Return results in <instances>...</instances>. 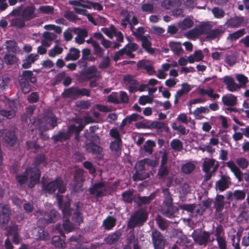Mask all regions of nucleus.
<instances>
[{
  "label": "nucleus",
  "mask_w": 249,
  "mask_h": 249,
  "mask_svg": "<svg viewBox=\"0 0 249 249\" xmlns=\"http://www.w3.org/2000/svg\"><path fill=\"white\" fill-rule=\"evenodd\" d=\"M215 161V160L213 159L204 160L202 165L203 171L207 172L210 171V169L214 166Z\"/></svg>",
  "instance_id": "nucleus-42"
},
{
  "label": "nucleus",
  "mask_w": 249,
  "mask_h": 249,
  "mask_svg": "<svg viewBox=\"0 0 249 249\" xmlns=\"http://www.w3.org/2000/svg\"><path fill=\"white\" fill-rule=\"evenodd\" d=\"M163 201L160 212L161 213L167 217L174 216L178 212V209L173 206V198L168 188H164L162 190Z\"/></svg>",
  "instance_id": "nucleus-1"
},
{
  "label": "nucleus",
  "mask_w": 249,
  "mask_h": 249,
  "mask_svg": "<svg viewBox=\"0 0 249 249\" xmlns=\"http://www.w3.org/2000/svg\"><path fill=\"white\" fill-rule=\"evenodd\" d=\"M25 21L23 18H15L12 19L11 25L14 27L22 28L25 26Z\"/></svg>",
  "instance_id": "nucleus-48"
},
{
  "label": "nucleus",
  "mask_w": 249,
  "mask_h": 249,
  "mask_svg": "<svg viewBox=\"0 0 249 249\" xmlns=\"http://www.w3.org/2000/svg\"><path fill=\"white\" fill-rule=\"evenodd\" d=\"M169 46L174 53L177 55H179L183 51L181 43L179 42H171L169 44Z\"/></svg>",
  "instance_id": "nucleus-29"
},
{
  "label": "nucleus",
  "mask_w": 249,
  "mask_h": 249,
  "mask_svg": "<svg viewBox=\"0 0 249 249\" xmlns=\"http://www.w3.org/2000/svg\"><path fill=\"white\" fill-rule=\"evenodd\" d=\"M226 29L224 27L220 26L217 28L212 29L211 28L208 35L206 36V38L209 40H214L215 39H219L220 37L225 33Z\"/></svg>",
  "instance_id": "nucleus-13"
},
{
  "label": "nucleus",
  "mask_w": 249,
  "mask_h": 249,
  "mask_svg": "<svg viewBox=\"0 0 249 249\" xmlns=\"http://www.w3.org/2000/svg\"><path fill=\"white\" fill-rule=\"evenodd\" d=\"M231 184V178L226 175H222L220 178L216 181L215 187L216 190L222 192L228 189Z\"/></svg>",
  "instance_id": "nucleus-6"
},
{
  "label": "nucleus",
  "mask_w": 249,
  "mask_h": 249,
  "mask_svg": "<svg viewBox=\"0 0 249 249\" xmlns=\"http://www.w3.org/2000/svg\"><path fill=\"white\" fill-rule=\"evenodd\" d=\"M198 26L199 29L200 35H206V36L208 35L210 32L211 31V28H212V25L209 22H204Z\"/></svg>",
  "instance_id": "nucleus-35"
},
{
  "label": "nucleus",
  "mask_w": 249,
  "mask_h": 249,
  "mask_svg": "<svg viewBox=\"0 0 249 249\" xmlns=\"http://www.w3.org/2000/svg\"><path fill=\"white\" fill-rule=\"evenodd\" d=\"M195 168V166L193 163L188 162L182 165L181 170L184 173L189 174L192 173Z\"/></svg>",
  "instance_id": "nucleus-58"
},
{
  "label": "nucleus",
  "mask_w": 249,
  "mask_h": 249,
  "mask_svg": "<svg viewBox=\"0 0 249 249\" xmlns=\"http://www.w3.org/2000/svg\"><path fill=\"white\" fill-rule=\"evenodd\" d=\"M147 219H129L127 224L128 229H133L137 227L142 226L146 221Z\"/></svg>",
  "instance_id": "nucleus-26"
},
{
  "label": "nucleus",
  "mask_w": 249,
  "mask_h": 249,
  "mask_svg": "<svg viewBox=\"0 0 249 249\" xmlns=\"http://www.w3.org/2000/svg\"><path fill=\"white\" fill-rule=\"evenodd\" d=\"M142 41V47L148 53L153 54L155 53V50L151 47V42L148 40L147 36L143 37L140 40Z\"/></svg>",
  "instance_id": "nucleus-27"
},
{
  "label": "nucleus",
  "mask_w": 249,
  "mask_h": 249,
  "mask_svg": "<svg viewBox=\"0 0 249 249\" xmlns=\"http://www.w3.org/2000/svg\"><path fill=\"white\" fill-rule=\"evenodd\" d=\"M212 12L214 17L216 18H221L225 15V11L223 9L217 7L213 8Z\"/></svg>",
  "instance_id": "nucleus-56"
},
{
  "label": "nucleus",
  "mask_w": 249,
  "mask_h": 249,
  "mask_svg": "<svg viewBox=\"0 0 249 249\" xmlns=\"http://www.w3.org/2000/svg\"><path fill=\"white\" fill-rule=\"evenodd\" d=\"M139 48V45L136 43H128L123 48L124 51L125 55L128 58H134L135 57V55L133 53V52L137 51Z\"/></svg>",
  "instance_id": "nucleus-16"
},
{
  "label": "nucleus",
  "mask_w": 249,
  "mask_h": 249,
  "mask_svg": "<svg viewBox=\"0 0 249 249\" xmlns=\"http://www.w3.org/2000/svg\"><path fill=\"white\" fill-rule=\"evenodd\" d=\"M71 200L68 199L59 206V208L62 212L63 218L70 217L72 214V209L71 208Z\"/></svg>",
  "instance_id": "nucleus-19"
},
{
  "label": "nucleus",
  "mask_w": 249,
  "mask_h": 249,
  "mask_svg": "<svg viewBox=\"0 0 249 249\" xmlns=\"http://www.w3.org/2000/svg\"><path fill=\"white\" fill-rule=\"evenodd\" d=\"M4 104V109H0V115L7 119H10L16 115L15 108V102L11 101L9 98L4 97V99L1 101Z\"/></svg>",
  "instance_id": "nucleus-3"
},
{
  "label": "nucleus",
  "mask_w": 249,
  "mask_h": 249,
  "mask_svg": "<svg viewBox=\"0 0 249 249\" xmlns=\"http://www.w3.org/2000/svg\"><path fill=\"white\" fill-rule=\"evenodd\" d=\"M194 241L200 246H206L210 241V233L206 231L193 235Z\"/></svg>",
  "instance_id": "nucleus-7"
},
{
  "label": "nucleus",
  "mask_w": 249,
  "mask_h": 249,
  "mask_svg": "<svg viewBox=\"0 0 249 249\" xmlns=\"http://www.w3.org/2000/svg\"><path fill=\"white\" fill-rule=\"evenodd\" d=\"M224 196L222 195H217L214 202V207L216 212L221 213L224 206Z\"/></svg>",
  "instance_id": "nucleus-24"
},
{
  "label": "nucleus",
  "mask_w": 249,
  "mask_h": 249,
  "mask_svg": "<svg viewBox=\"0 0 249 249\" xmlns=\"http://www.w3.org/2000/svg\"><path fill=\"white\" fill-rule=\"evenodd\" d=\"M19 79H24L33 84H35L37 82L36 77L34 75L33 71L28 70L23 71L21 75L19 76Z\"/></svg>",
  "instance_id": "nucleus-21"
},
{
  "label": "nucleus",
  "mask_w": 249,
  "mask_h": 249,
  "mask_svg": "<svg viewBox=\"0 0 249 249\" xmlns=\"http://www.w3.org/2000/svg\"><path fill=\"white\" fill-rule=\"evenodd\" d=\"M224 83L227 86V89L231 91H237L241 86L236 84L234 79L230 76H225L223 78Z\"/></svg>",
  "instance_id": "nucleus-11"
},
{
  "label": "nucleus",
  "mask_w": 249,
  "mask_h": 249,
  "mask_svg": "<svg viewBox=\"0 0 249 249\" xmlns=\"http://www.w3.org/2000/svg\"><path fill=\"white\" fill-rule=\"evenodd\" d=\"M155 194L152 193L149 196H138V206H140L143 204H148L150 202L155 198Z\"/></svg>",
  "instance_id": "nucleus-31"
},
{
  "label": "nucleus",
  "mask_w": 249,
  "mask_h": 249,
  "mask_svg": "<svg viewBox=\"0 0 249 249\" xmlns=\"http://www.w3.org/2000/svg\"><path fill=\"white\" fill-rule=\"evenodd\" d=\"M177 240L176 241V244H178L180 246H186L187 244L190 243L189 240L187 236L183 234L182 232L178 235Z\"/></svg>",
  "instance_id": "nucleus-38"
},
{
  "label": "nucleus",
  "mask_w": 249,
  "mask_h": 249,
  "mask_svg": "<svg viewBox=\"0 0 249 249\" xmlns=\"http://www.w3.org/2000/svg\"><path fill=\"white\" fill-rule=\"evenodd\" d=\"M6 44V49L8 52L15 53L17 51V43L15 40H7Z\"/></svg>",
  "instance_id": "nucleus-51"
},
{
  "label": "nucleus",
  "mask_w": 249,
  "mask_h": 249,
  "mask_svg": "<svg viewBox=\"0 0 249 249\" xmlns=\"http://www.w3.org/2000/svg\"><path fill=\"white\" fill-rule=\"evenodd\" d=\"M122 140H114L110 142L109 148L111 151L118 152L121 151L122 146Z\"/></svg>",
  "instance_id": "nucleus-39"
},
{
  "label": "nucleus",
  "mask_w": 249,
  "mask_h": 249,
  "mask_svg": "<svg viewBox=\"0 0 249 249\" xmlns=\"http://www.w3.org/2000/svg\"><path fill=\"white\" fill-rule=\"evenodd\" d=\"M193 21L188 18H184L182 21L178 24V27L182 30L190 28L193 26Z\"/></svg>",
  "instance_id": "nucleus-30"
},
{
  "label": "nucleus",
  "mask_w": 249,
  "mask_h": 249,
  "mask_svg": "<svg viewBox=\"0 0 249 249\" xmlns=\"http://www.w3.org/2000/svg\"><path fill=\"white\" fill-rule=\"evenodd\" d=\"M35 11L34 5L27 6L21 12V16L25 21H29L37 17Z\"/></svg>",
  "instance_id": "nucleus-9"
},
{
  "label": "nucleus",
  "mask_w": 249,
  "mask_h": 249,
  "mask_svg": "<svg viewBox=\"0 0 249 249\" xmlns=\"http://www.w3.org/2000/svg\"><path fill=\"white\" fill-rule=\"evenodd\" d=\"M63 227L64 230L70 232L74 230V227L73 224L70 221L69 219H66L63 223Z\"/></svg>",
  "instance_id": "nucleus-63"
},
{
  "label": "nucleus",
  "mask_w": 249,
  "mask_h": 249,
  "mask_svg": "<svg viewBox=\"0 0 249 249\" xmlns=\"http://www.w3.org/2000/svg\"><path fill=\"white\" fill-rule=\"evenodd\" d=\"M151 129H168L167 124L161 122L152 121V124L151 125Z\"/></svg>",
  "instance_id": "nucleus-60"
},
{
  "label": "nucleus",
  "mask_w": 249,
  "mask_h": 249,
  "mask_svg": "<svg viewBox=\"0 0 249 249\" xmlns=\"http://www.w3.org/2000/svg\"><path fill=\"white\" fill-rule=\"evenodd\" d=\"M107 102L111 103L114 104H119L121 103V102L118 98V93L115 92H112L107 97Z\"/></svg>",
  "instance_id": "nucleus-61"
},
{
  "label": "nucleus",
  "mask_w": 249,
  "mask_h": 249,
  "mask_svg": "<svg viewBox=\"0 0 249 249\" xmlns=\"http://www.w3.org/2000/svg\"><path fill=\"white\" fill-rule=\"evenodd\" d=\"M123 82L127 87L129 92L133 93L137 91V86L139 84V82L132 75H125L123 77Z\"/></svg>",
  "instance_id": "nucleus-8"
},
{
  "label": "nucleus",
  "mask_w": 249,
  "mask_h": 249,
  "mask_svg": "<svg viewBox=\"0 0 249 249\" xmlns=\"http://www.w3.org/2000/svg\"><path fill=\"white\" fill-rule=\"evenodd\" d=\"M18 82L21 90L24 94H26L31 91V88L29 84V81L22 79H19Z\"/></svg>",
  "instance_id": "nucleus-36"
},
{
  "label": "nucleus",
  "mask_w": 249,
  "mask_h": 249,
  "mask_svg": "<svg viewBox=\"0 0 249 249\" xmlns=\"http://www.w3.org/2000/svg\"><path fill=\"white\" fill-rule=\"evenodd\" d=\"M145 33V30L143 27H139L137 28L136 31H133L132 35L134 36L137 40H141L143 37H146L143 35Z\"/></svg>",
  "instance_id": "nucleus-53"
},
{
  "label": "nucleus",
  "mask_w": 249,
  "mask_h": 249,
  "mask_svg": "<svg viewBox=\"0 0 249 249\" xmlns=\"http://www.w3.org/2000/svg\"><path fill=\"white\" fill-rule=\"evenodd\" d=\"M116 219H105L103 225L105 230H110L116 224Z\"/></svg>",
  "instance_id": "nucleus-49"
},
{
  "label": "nucleus",
  "mask_w": 249,
  "mask_h": 249,
  "mask_svg": "<svg viewBox=\"0 0 249 249\" xmlns=\"http://www.w3.org/2000/svg\"><path fill=\"white\" fill-rule=\"evenodd\" d=\"M77 87H71L65 89L62 93L61 96L64 98H68L71 99H77Z\"/></svg>",
  "instance_id": "nucleus-18"
},
{
  "label": "nucleus",
  "mask_w": 249,
  "mask_h": 249,
  "mask_svg": "<svg viewBox=\"0 0 249 249\" xmlns=\"http://www.w3.org/2000/svg\"><path fill=\"white\" fill-rule=\"evenodd\" d=\"M122 196L123 200L126 203H130L133 201V193L130 190L124 191Z\"/></svg>",
  "instance_id": "nucleus-46"
},
{
  "label": "nucleus",
  "mask_w": 249,
  "mask_h": 249,
  "mask_svg": "<svg viewBox=\"0 0 249 249\" xmlns=\"http://www.w3.org/2000/svg\"><path fill=\"white\" fill-rule=\"evenodd\" d=\"M37 11L40 14L52 15L54 13V8L51 5H42L38 8Z\"/></svg>",
  "instance_id": "nucleus-28"
},
{
  "label": "nucleus",
  "mask_w": 249,
  "mask_h": 249,
  "mask_svg": "<svg viewBox=\"0 0 249 249\" xmlns=\"http://www.w3.org/2000/svg\"><path fill=\"white\" fill-rule=\"evenodd\" d=\"M83 182L80 181H75L72 180L71 186V190L75 193H79L82 192L84 189H83Z\"/></svg>",
  "instance_id": "nucleus-44"
},
{
  "label": "nucleus",
  "mask_w": 249,
  "mask_h": 249,
  "mask_svg": "<svg viewBox=\"0 0 249 249\" xmlns=\"http://www.w3.org/2000/svg\"><path fill=\"white\" fill-rule=\"evenodd\" d=\"M26 173H27L28 176H30V179L34 183H38L39 181L41 172L37 167H29L26 169Z\"/></svg>",
  "instance_id": "nucleus-10"
},
{
  "label": "nucleus",
  "mask_w": 249,
  "mask_h": 249,
  "mask_svg": "<svg viewBox=\"0 0 249 249\" xmlns=\"http://www.w3.org/2000/svg\"><path fill=\"white\" fill-rule=\"evenodd\" d=\"M102 32L107 36L109 38H112L113 36V33L116 32V28L113 24H110L109 28H102L101 29Z\"/></svg>",
  "instance_id": "nucleus-52"
},
{
  "label": "nucleus",
  "mask_w": 249,
  "mask_h": 249,
  "mask_svg": "<svg viewBox=\"0 0 249 249\" xmlns=\"http://www.w3.org/2000/svg\"><path fill=\"white\" fill-rule=\"evenodd\" d=\"M99 144L86 143L85 148L86 150L92 154L101 155L103 152V148L99 145Z\"/></svg>",
  "instance_id": "nucleus-17"
},
{
  "label": "nucleus",
  "mask_w": 249,
  "mask_h": 249,
  "mask_svg": "<svg viewBox=\"0 0 249 249\" xmlns=\"http://www.w3.org/2000/svg\"><path fill=\"white\" fill-rule=\"evenodd\" d=\"M71 135L70 132L67 130V132H65L64 129L59 131L56 135L53 136L52 139L54 143H56L58 142H64L70 139Z\"/></svg>",
  "instance_id": "nucleus-12"
},
{
  "label": "nucleus",
  "mask_w": 249,
  "mask_h": 249,
  "mask_svg": "<svg viewBox=\"0 0 249 249\" xmlns=\"http://www.w3.org/2000/svg\"><path fill=\"white\" fill-rule=\"evenodd\" d=\"M84 180L83 170L81 169L76 170L73 174V180L83 182Z\"/></svg>",
  "instance_id": "nucleus-41"
},
{
  "label": "nucleus",
  "mask_w": 249,
  "mask_h": 249,
  "mask_svg": "<svg viewBox=\"0 0 249 249\" xmlns=\"http://www.w3.org/2000/svg\"><path fill=\"white\" fill-rule=\"evenodd\" d=\"M121 235V232H115L108 235V236L105 238V241L107 244L110 245H112L118 241Z\"/></svg>",
  "instance_id": "nucleus-25"
},
{
  "label": "nucleus",
  "mask_w": 249,
  "mask_h": 249,
  "mask_svg": "<svg viewBox=\"0 0 249 249\" xmlns=\"http://www.w3.org/2000/svg\"><path fill=\"white\" fill-rule=\"evenodd\" d=\"M93 53L97 57L99 58L104 57L105 50L100 46L98 43L93 47Z\"/></svg>",
  "instance_id": "nucleus-59"
},
{
  "label": "nucleus",
  "mask_w": 249,
  "mask_h": 249,
  "mask_svg": "<svg viewBox=\"0 0 249 249\" xmlns=\"http://www.w3.org/2000/svg\"><path fill=\"white\" fill-rule=\"evenodd\" d=\"M148 213L147 211L143 209H140L136 212L130 218H147Z\"/></svg>",
  "instance_id": "nucleus-62"
},
{
  "label": "nucleus",
  "mask_w": 249,
  "mask_h": 249,
  "mask_svg": "<svg viewBox=\"0 0 249 249\" xmlns=\"http://www.w3.org/2000/svg\"><path fill=\"white\" fill-rule=\"evenodd\" d=\"M236 163L242 169H246L249 164V162L247 159L244 157L239 158L235 160Z\"/></svg>",
  "instance_id": "nucleus-47"
},
{
  "label": "nucleus",
  "mask_w": 249,
  "mask_h": 249,
  "mask_svg": "<svg viewBox=\"0 0 249 249\" xmlns=\"http://www.w3.org/2000/svg\"><path fill=\"white\" fill-rule=\"evenodd\" d=\"M3 60L7 65H12L17 63L18 59L15 54H6L3 56Z\"/></svg>",
  "instance_id": "nucleus-32"
},
{
  "label": "nucleus",
  "mask_w": 249,
  "mask_h": 249,
  "mask_svg": "<svg viewBox=\"0 0 249 249\" xmlns=\"http://www.w3.org/2000/svg\"><path fill=\"white\" fill-rule=\"evenodd\" d=\"M64 17L70 21L75 22L79 18L78 17L74 14L72 11L66 10L64 14Z\"/></svg>",
  "instance_id": "nucleus-50"
},
{
  "label": "nucleus",
  "mask_w": 249,
  "mask_h": 249,
  "mask_svg": "<svg viewBox=\"0 0 249 249\" xmlns=\"http://www.w3.org/2000/svg\"><path fill=\"white\" fill-rule=\"evenodd\" d=\"M63 51V49L62 47L56 45L50 50L48 54L51 57H54L56 55L61 54Z\"/></svg>",
  "instance_id": "nucleus-54"
},
{
  "label": "nucleus",
  "mask_w": 249,
  "mask_h": 249,
  "mask_svg": "<svg viewBox=\"0 0 249 249\" xmlns=\"http://www.w3.org/2000/svg\"><path fill=\"white\" fill-rule=\"evenodd\" d=\"M106 183L104 181L96 182L89 188L88 191L91 195H95L97 198L106 195Z\"/></svg>",
  "instance_id": "nucleus-5"
},
{
  "label": "nucleus",
  "mask_w": 249,
  "mask_h": 249,
  "mask_svg": "<svg viewBox=\"0 0 249 249\" xmlns=\"http://www.w3.org/2000/svg\"><path fill=\"white\" fill-rule=\"evenodd\" d=\"M52 243L55 247L60 249L66 248V243L59 236H54L53 237Z\"/></svg>",
  "instance_id": "nucleus-33"
},
{
  "label": "nucleus",
  "mask_w": 249,
  "mask_h": 249,
  "mask_svg": "<svg viewBox=\"0 0 249 249\" xmlns=\"http://www.w3.org/2000/svg\"><path fill=\"white\" fill-rule=\"evenodd\" d=\"M1 210H0V216L3 218H10L11 210L10 206L7 204H0Z\"/></svg>",
  "instance_id": "nucleus-34"
},
{
  "label": "nucleus",
  "mask_w": 249,
  "mask_h": 249,
  "mask_svg": "<svg viewBox=\"0 0 249 249\" xmlns=\"http://www.w3.org/2000/svg\"><path fill=\"white\" fill-rule=\"evenodd\" d=\"M42 190L47 195H52L54 193L56 189L59 193L63 194L66 192V188L63 179L58 177L53 181H42Z\"/></svg>",
  "instance_id": "nucleus-2"
},
{
  "label": "nucleus",
  "mask_w": 249,
  "mask_h": 249,
  "mask_svg": "<svg viewBox=\"0 0 249 249\" xmlns=\"http://www.w3.org/2000/svg\"><path fill=\"white\" fill-rule=\"evenodd\" d=\"M169 170L167 166H160L158 169L157 176L159 179L165 178L169 174Z\"/></svg>",
  "instance_id": "nucleus-45"
},
{
  "label": "nucleus",
  "mask_w": 249,
  "mask_h": 249,
  "mask_svg": "<svg viewBox=\"0 0 249 249\" xmlns=\"http://www.w3.org/2000/svg\"><path fill=\"white\" fill-rule=\"evenodd\" d=\"M2 137L4 141L10 146H13L15 144L17 138L15 132L12 131L5 130L2 134Z\"/></svg>",
  "instance_id": "nucleus-15"
},
{
  "label": "nucleus",
  "mask_w": 249,
  "mask_h": 249,
  "mask_svg": "<svg viewBox=\"0 0 249 249\" xmlns=\"http://www.w3.org/2000/svg\"><path fill=\"white\" fill-rule=\"evenodd\" d=\"M155 146V143L152 140H148L143 145V149L145 152L149 154H152L153 152V148Z\"/></svg>",
  "instance_id": "nucleus-57"
},
{
  "label": "nucleus",
  "mask_w": 249,
  "mask_h": 249,
  "mask_svg": "<svg viewBox=\"0 0 249 249\" xmlns=\"http://www.w3.org/2000/svg\"><path fill=\"white\" fill-rule=\"evenodd\" d=\"M84 125L82 124H79L78 126L74 124H71L69 126L68 129L71 135V133L75 132L76 134H79L84 128Z\"/></svg>",
  "instance_id": "nucleus-55"
},
{
  "label": "nucleus",
  "mask_w": 249,
  "mask_h": 249,
  "mask_svg": "<svg viewBox=\"0 0 249 249\" xmlns=\"http://www.w3.org/2000/svg\"><path fill=\"white\" fill-rule=\"evenodd\" d=\"M7 235L8 236H12L18 232V225L17 224H13L8 226L6 228Z\"/></svg>",
  "instance_id": "nucleus-64"
},
{
  "label": "nucleus",
  "mask_w": 249,
  "mask_h": 249,
  "mask_svg": "<svg viewBox=\"0 0 249 249\" xmlns=\"http://www.w3.org/2000/svg\"><path fill=\"white\" fill-rule=\"evenodd\" d=\"M226 166L229 167L231 171L233 173L238 181H241L243 180V173L236 166L235 163L232 160H230L226 163Z\"/></svg>",
  "instance_id": "nucleus-14"
},
{
  "label": "nucleus",
  "mask_w": 249,
  "mask_h": 249,
  "mask_svg": "<svg viewBox=\"0 0 249 249\" xmlns=\"http://www.w3.org/2000/svg\"><path fill=\"white\" fill-rule=\"evenodd\" d=\"M172 148L176 151H180L183 149L182 142L178 139H173L170 143Z\"/></svg>",
  "instance_id": "nucleus-40"
},
{
  "label": "nucleus",
  "mask_w": 249,
  "mask_h": 249,
  "mask_svg": "<svg viewBox=\"0 0 249 249\" xmlns=\"http://www.w3.org/2000/svg\"><path fill=\"white\" fill-rule=\"evenodd\" d=\"M80 51L75 48H71L69 50V53L65 57L66 61H75L80 57Z\"/></svg>",
  "instance_id": "nucleus-22"
},
{
  "label": "nucleus",
  "mask_w": 249,
  "mask_h": 249,
  "mask_svg": "<svg viewBox=\"0 0 249 249\" xmlns=\"http://www.w3.org/2000/svg\"><path fill=\"white\" fill-rule=\"evenodd\" d=\"M101 58L102 59L98 65L99 69L105 70L108 68L110 66V57L108 55H107Z\"/></svg>",
  "instance_id": "nucleus-37"
},
{
  "label": "nucleus",
  "mask_w": 249,
  "mask_h": 249,
  "mask_svg": "<svg viewBox=\"0 0 249 249\" xmlns=\"http://www.w3.org/2000/svg\"><path fill=\"white\" fill-rule=\"evenodd\" d=\"M244 21V18L242 17H235L228 19L227 24L231 28H237L240 27Z\"/></svg>",
  "instance_id": "nucleus-23"
},
{
  "label": "nucleus",
  "mask_w": 249,
  "mask_h": 249,
  "mask_svg": "<svg viewBox=\"0 0 249 249\" xmlns=\"http://www.w3.org/2000/svg\"><path fill=\"white\" fill-rule=\"evenodd\" d=\"M136 172L133 175V180L137 181L145 179L149 177L145 169L144 160H140L135 165Z\"/></svg>",
  "instance_id": "nucleus-4"
},
{
  "label": "nucleus",
  "mask_w": 249,
  "mask_h": 249,
  "mask_svg": "<svg viewBox=\"0 0 249 249\" xmlns=\"http://www.w3.org/2000/svg\"><path fill=\"white\" fill-rule=\"evenodd\" d=\"M237 101V97L232 94L225 95L222 97V102L226 106H234L236 105Z\"/></svg>",
  "instance_id": "nucleus-20"
},
{
  "label": "nucleus",
  "mask_w": 249,
  "mask_h": 249,
  "mask_svg": "<svg viewBox=\"0 0 249 249\" xmlns=\"http://www.w3.org/2000/svg\"><path fill=\"white\" fill-rule=\"evenodd\" d=\"M82 211V204L77 202L74 204V208L72 209V213L75 216V218H81Z\"/></svg>",
  "instance_id": "nucleus-43"
}]
</instances>
